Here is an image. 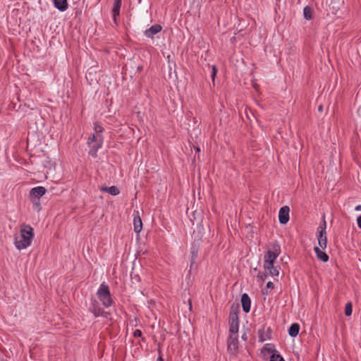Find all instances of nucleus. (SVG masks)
Instances as JSON below:
<instances>
[{"instance_id": "1", "label": "nucleus", "mask_w": 361, "mask_h": 361, "mask_svg": "<svg viewBox=\"0 0 361 361\" xmlns=\"http://www.w3.org/2000/svg\"><path fill=\"white\" fill-rule=\"evenodd\" d=\"M281 252V248L279 245H274L273 250H268L264 255V268L266 273H269L272 276H278L280 267L274 266L275 261Z\"/></svg>"}, {"instance_id": "2", "label": "nucleus", "mask_w": 361, "mask_h": 361, "mask_svg": "<svg viewBox=\"0 0 361 361\" xmlns=\"http://www.w3.org/2000/svg\"><path fill=\"white\" fill-rule=\"evenodd\" d=\"M97 295L105 307H108L111 305L112 299L107 285H105L104 283L101 284L97 291Z\"/></svg>"}, {"instance_id": "3", "label": "nucleus", "mask_w": 361, "mask_h": 361, "mask_svg": "<svg viewBox=\"0 0 361 361\" xmlns=\"http://www.w3.org/2000/svg\"><path fill=\"white\" fill-rule=\"evenodd\" d=\"M229 332L230 334L238 335L239 327V319L237 312L232 311L229 315Z\"/></svg>"}, {"instance_id": "4", "label": "nucleus", "mask_w": 361, "mask_h": 361, "mask_svg": "<svg viewBox=\"0 0 361 361\" xmlns=\"http://www.w3.org/2000/svg\"><path fill=\"white\" fill-rule=\"evenodd\" d=\"M46 189L44 187L38 186L32 188L30 192V197L34 202V204L39 207L40 204L39 202V199L40 197L44 195L46 192Z\"/></svg>"}, {"instance_id": "5", "label": "nucleus", "mask_w": 361, "mask_h": 361, "mask_svg": "<svg viewBox=\"0 0 361 361\" xmlns=\"http://www.w3.org/2000/svg\"><path fill=\"white\" fill-rule=\"evenodd\" d=\"M33 237V228L30 226H24V249L31 245Z\"/></svg>"}, {"instance_id": "6", "label": "nucleus", "mask_w": 361, "mask_h": 361, "mask_svg": "<svg viewBox=\"0 0 361 361\" xmlns=\"http://www.w3.org/2000/svg\"><path fill=\"white\" fill-rule=\"evenodd\" d=\"M238 349V335L230 334L228 340V350L231 353H237Z\"/></svg>"}, {"instance_id": "7", "label": "nucleus", "mask_w": 361, "mask_h": 361, "mask_svg": "<svg viewBox=\"0 0 361 361\" xmlns=\"http://www.w3.org/2000/svg\"><path fill=\"white\" fill-rule=\"evenodd\" d=\"M290 209L288 206L282 207L279 213V220L281 224H286L289 221Z\"/></svg>"}, {"instance_id": "8", "label": "nucleus", "mask_w": 361, "mask_h": 361, "mask_svg": "<svg viewBox=\"0 0 361 361\" xmlns=\"http://www.w3.org/2000/svg\"><path fill=\"white\" fill-rule=\"evenodd\" d=\"M162 27L160 25L155 24L145 31V35L147 37H153V36L159 33Z\"/></svg>"}, {"instance_id": "9", "label": "nucleus", "mask_w": 361, "mask_h": 361, "mask_svg": "<svg viewBox=\"0 0 361 361\" xmlns=\"http://www.w3.org/2000/svg\"><path fill=\"white\" fill-rule=\"evenodd\" d=\"M242 307L245 312H249L250 310L251 300L247 293H243L241 296Z\"/></svg>"}, {"instance_id": "10", "label": "nucleus", "mask_w": 361, "mask_h": 361, "mask_svg": "<svg viewBox=\"0 0 361 361\" xmlns=\"http://www.w3.org/2000/svg\"><path fill=\"white\" fill-rule=\"evenodd\" d=\"M133 225L135 232L139 233L142 228V222L138 212H136V214H134Z\"/></svg>"}, {"instance_id": "11", "label": "nucleus", "mask_w": 361, "mask_h": 361, "mask_svg": "<svg viewBox=\"0 0 361 361\" xmlns=\"http://www.w3.org/2000/svg\"><path fill=\"white\" fill-rule=\"evenodd\" d=\"M54 6L60 11H65L68 6L67 0H53Z\"/></svg>"}, {"instance_id": "12", "label": "nucleus", "mask_w": 361, "mask_h": 361, "mask_svg": "<svg viewBox=\"0 0 361 361\" xmlns=\"http://www.w3.org/2000/svg\"><path fill=\"white\" fill-rule=\"evenodd\" d=\"M317 239H318L319 245L323 250L325 249L326 247V245H327L326 233L319 232Z\"/></svg>"}, {"instance_id": "13", "label": "nucleus", "mask_w": 361, "mask_h": 361, "mask_svg": "<svg viewBox=\"0 0 361 361\" xmlns=\"http://www.w3.org/2000/svg\"><path fill=\"white\" fill-rule=\"evenodd\" d=\"M15 245L19 250L23 248V226H20L19 234L15 238Z\"/></svg>"}, {"instance_id": "14", "label": "nucleus", "mask_w": 361, "mask_h": 361, "mask_svg": "<svg viewBox=\"0 0 361 361\" xmlns=\"http://www.w3.org/2000/svg\"><path fill=\"white\" fill-rule=\"evenodd\" d=\"M314 252L317 255V257L323 262H326L329 260V256L326 252L321 250L319 247H314Z\"/></svg>"}, {"instance_id": "15", "label": "nucleus", "mask_w": 361, "mask_h": 361, "mask_svg": "<svg viewBox=\"0 0 361 361\" xmlns=\"http://www.w3.org/2000/svg\"><path fill=\"white\" fill-rule=\"evenodd\" d=\"M121 6V0H115V3L112 9V13L114 16V20L116 21V16L119 15L120 8Z\"/></svg>"}, {"instance_id": "16", "label": "nucleus", "mask_w": 361, "mask_h": 361, "mask_svg": "<svg viewBox=\"0 0 361 361\" xmlns=\"http://www.w3.org/2000/svg\"><path fill=\"white\" fill-rule=\"evenodd\" d=\"M101 190L104 192H109L112 195H117L119 194L120 191L116 186H111V187H102L101 188Z\"/></svg>"}, {"instance_id": "17", "label": "nucleus", "mask_w": 361, "mask_h": 361, "mask_svg": "<svg viewBox=\"0 0 361 361\" xmlns=\"http://www.w3.org/2000/svg\"><path fill=\"white\" fill-rule=\"evenodd\" d=\"M300 330V326L297 323L293 324L289 329H288V334L291 337H295L298 336Z\"/></svg>"}, {"instance_id": "18", "label": "nucleus", "mask_w": 361, "mask_h": 361, "mask_svg": "<svg viewBox=\"0 0 361 361\" xmlns=\"http://www.w3.org/2000/svg\"><path fill=\"white\" fill-rule=\"evenodd\" d=\"M274 351H275L274 345L272 343L266 344L262 349V353L264 354H266L267 353L269 354V353L273 354Z\"/></svg>"}, {"instance_id": "19", "label": "nucleus", "mask_w": 361, "mask_h": 361, "mask_svg": "<svg viewBox=\"0 0 361 361\" xmlns=\"http://www.w3.org/2000/svg\"><path fill=\"white\" fill-rule=\"evenodd\" d=\"M91 149L90 150L89 154L92 156L93 157H95L97 156V149L101 147V143L98 142L97 144H94L92 145H90Z\"/></svg>"}, {"instance_id": "20", "label": "nucleus", "mask_w": 361, "mask_h": 361, "mask_svg": "<svg viewBox=\"0 0 361 361\" xmlns=\"http://www.w3.org/2000/svg\"><path fill=\"white\" fill-rule=\"evenodd\" d=\"M197 250L193 247L191 251L190 268H192V267L195 264V260L196 258L197 257Z\"/></svg>"}, {"instance_id": "21", "label": "nucleus", "mask_w": 361, "mask_h": 361, "mask_svg": "<svg viewBox=\"0 0 361 361\" xmlns=\"http://www.w3.org/2000/svg\"><path fill=\"white\" fill-rule=\"evenodd\" d=\"M304 17L307 20H310L312 18V10L309 6H306L303 9Z\"/></svg>"}, {"instance_id": "22", "label": "nucleus", "mask_w": 361, "mask_h": 361, "mask_svg": "<svg viewBox=\"0 0 361 361\" xmlns=\"http://www.w3.org/2000/svg\"><path fill=\"white\" fill-rule=\"evenodd\" d=\"M345 314L346 316L349 317L352 314V304L351 302H348L345 307Z\"/></svg>"}, {"instance_id": "23", "label": "nucleus", "mask_w": 361, "mask_h": 361, "mask_svg": "<svg viewBox=\"0 0 361 361\" xmlns=\"http://www.w3.org/2000/svg\"><path fill=\"white\" fill-rule=\"evenodd\" d=\"M270 361H285V360L280 355L273 353L271 355Z\"/></svg>"}, {"instance_id": "24", "label": "nucleus", "mask_w": 361, "mask_h": 361, "mask_svg": "<svg viewBox=\"0 0 361 361\" xmlns=\"http://www.w3.org/2000/svg\"><path fill=\"white\" fill-rule=\"evenodd\" d=\"M91 311L95 317H99L102 315V310L96 306H94Z\"/></svg>"}, {"instance_id": "25", "label": "nucleus", "mask_w": 361, "mask_h": 361, "mask_svg": "<svg viewBox=\"0 0 361 361\" xmlns=\"http://www.w3.org/2000/svg\"><path fill=\"white\" fill-rule=\"evenodd\" d=\"M274 288V283L271 281H269L267 283V288L266 290H262V293L264 295H268L269 294V289H272Z\"/></svg>"}, {"instance_id": "26", "label": "nucleus", "mask_w": 361, "mask_h": 361, "mask_svg": "<svg viewBox=\"0 0 361 361\" xmlns=\"http://www.w3.org/2000/svg\"><path fill=\"white\" fill-rule=\"evenodd\" d=\"M93 142H97L96 144H97L98 142L101 143L100 141L97 140V137L95 135H92V136L89 138L88 142H87L88 145H92V144Z\"/></svg>"}, {"instance_id": "27", "label": "nucleus", "mask_w": 361, "mask_h": 361, "mask_svg": "<svg viewBox=\"0 0 361 361\" xmlns=\"http://www.w3.org/2000/svg\"><path fill=\"white\" fill-rule=\"evenodd\" d=\"M326 222L325 221V219L324 218L323 219V221H322V224L319 226V232H324V233H326Z\"/></svg>"}, {"instance_id": "28", "label": "nucleus", "mask_w": 361, "mask_h": 361, "mask_svg": "<svg viewBox=\"0 0 361 361\" xmlns=\"http://www.w3.org/2000/svg\"><path fill=\"white\" fill-rule=\"evenodd\" d=\"M216 73H217V68H216V66H212V72L211 74V78L212 79L213 82H214V79H215Z\"/></svg>"}, {"instance_id": "29", "label": "nucleus", "mask_w": 361, "mask_h": 361, "mask_svg": "<svg viewBox=\"0 0 361 361\" xmlns=\"http://www.w3.org/2000/svg\"><path fill=\"white\" fill-rule=\"evenodd\" d=\"M94 130L97 133H102L103 131V128L99 125L97 123L94 124Z\"/></svg>"}, {"instance_id": "30", "label": "nucleus", "mask_w": 361, "mask_h": 361, "mask_svg": "<svg viewBox=\"0 0 361 361\" xmlns=\"http://www.w3.org/2000/svg\"><path fill=\"white\" fill-rule=\"evenodd\" d=\"M134 336L135 337H140L142 336V332L139 329H136L135 331H134V334H133Z\"/></svg>"}, {"instance_id": "31", "label": "nucleus", "mask_w": 361, "mask_h": 361, "mask_svg": "<svg viewBox=\"0 0 361 361\" xmlns=\"http://www.w3.org/2000/svg\"><path fill=\"white\" fill-rule=\"evenodd\" d=\"M267 274L259 273L258 275H257V277L261 279L262 281H264L265 279L267 278Z\"/></svg>"}, {"instance_id": "32", "label": "nucleus", "mask_w": 361, "mask_h": 361, "mask_svg": "<svg viewBox=\"0 0 361 361\" xmlns=\"http://www.w3.org/2000/svg\"><path fill=\"white\" fill-rule=\"evenodd\" d=\"M357 226L360 228H361V215L357 219Z\"/></svg>"}, {"instance_id": "33", "label": "nucleus", "mask_w": 361, "mask_h": 361, "mask_svg": "<svg viewBox=\"0 0 361 361\" xmlns=\"http://www.w3.org/2000/svg\"><path fill=\"white\" fill-rule=\"evenodd\" d=\"M20 106H21V104H18V108H16V104H14V110H15V111H18L20 110Z\"/></svg>"}, {"instance_id": "34", "label": "nucleus", "mask_w": 361, "mask_h": 361, "mask_svg": "<svg viewBox=\"0 0 361 361\" xmlns=\"http://www.w3.org/2000/svg\"><path fill=\"white\" fill-rule=\"evenodd\" d=\"M356 211H361V205H357L355 207Z\"/></svg>"}, {"instance_id": "35", "label": "nucleus", "mask_w": 361, "mask_h": 361, "mask_svg": "<svg viewBox=\"0 0 361 361\" xmlns=\"http://www.w3.org/2000/svg\"><path fill=\"white\" fill-rule=\"evenodd\" d=\"M137 71L140 72V71H141L142 70V66H137Z\"/></svg>"}, {"instance_id": "36", "label": "nucleus", "mask_w": 361, "mask_h": 361, "mask_svg": "<svg viewBox=\"0 0 361 361\" xmlns=\"http://www.w3.org/2000/svg\"><path fill=\"white\" fill-rule=\"evenodd\" d=\"M253 87L255 89V90H257L258 88V85L256 84V83H253Z\"/></svg>"}, {"instance_id": "37", "label": "nucleus", "mask_w": 361, "mask_h": 361, "mask_svg": "<svg viewBox=\"0 0 361 361\" xmlns=\"http://www.w3.org/2000/svg\"><path fill=\"white\" fill-rule=\"evenodd\" d=\"M318 110H319V111H322L323 110V106H322V105H319V107H318Z\"/></svg>"}, {"instance_id": "38", "label": "nucleus", "mask_w": 361, "mask_h": 361, "mask_svg": "<svg viewBox=\"0 0 361 361\" xmlns=\"http://www.w3.org/2000/svg\"><path fill=\"white\" fill-rule=\"evenodd\" d=\"M242 338H243V340H246V339H247V336H246V334H243V335L242 336Z\"/></svg>"}, {"instance_id": "39", "label": "nucleus", "mask_w": 361, "mask_h": 361, "mask_svg": "<svg viewBox=\"0 0 361 361\" xmlns=\"http://www.w3.org/2000/svg\"><path fill=\"white\" fill-rule=\"evenodd\" d=\"M189 308H190V310H191V308H192L190 300H189Z\"/></svg>"}, {"instance_id": "40", "label": "nucleus", "mask_w": 361, "mask_h": 361, "mask_svg": "<svg viewBox=\"0 0 361 361\" xmlns=\"http://www.w3.org/2000/svg\"><path fill=\"white\" fill-rule=\"evenodd\" d=\"M245 116H246V118H247L248 120H250V118L249 117V114H245Z\"/></svg>"}, {"instance_id": "41", "label": "nucleus", "mask_w": 361, "mask_h": 361, "mask_svg": "<svg viewBox=\"0 0 361 361\" xmlns=\"http://www.w3.org/2000/svg\"><path fill=\"white\" fill-rule=\"evenodd\" d=\"M157 361H163V359L161 358V357H159Z\"/></svg>"}, {"instance_id": "42", "label": "nucleus", "mask_w": 361, "mask_h": 361, "mask_svg": "<svg viewBox=\"0 0 361 361\" xmlns=\"http://www.w3.org/2000/svg\"><path fill=\"white\" fill-rule=\"evenodd\" d=\"M195 149H196V151L198 152L200 151L199 147H196Z\"/></svg>"}]
</instances>
